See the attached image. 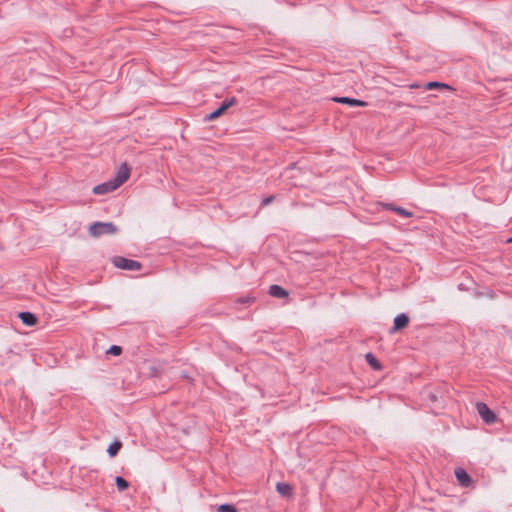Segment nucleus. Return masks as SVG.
<instances>
[{"instance_id":"1","label":"nucleus","mask_w":512,"mask_h":512,"mask_svg":"<svg viewBox=\"0 0 512 512\" xmlns=\"http://www.w3.org/2000/svg\"><path fill=\"white\" fill-rule=\"evenodd\" d=\"M118 228L112 222H94L89 227V234L92 237L115 234Z\"/></svg>"},{"instance_id":"2","label":"nucleus","mask_w":512,"mask_h":512,"mask_svg":"<svg viewBox=\"0 0 512 512\" xmlns=\"http://www.w3.org/2000/svg\"><path fill=\"white\" fill-rule=\"evenodd\" d=\"M112 263L115 267L122 270L138 271L142 268V264L139 261L128 259L122 256L113 257Z\"/></svg>"},{"instance_id":"3","label":"nucleus","mask_w":512,"mask_h":512,"mask_svg":"<svg viewBox=\"0 0 512 512\" xmlns=\"http://www.w3.org/2000/svg\"><path fill=\"white\" fill-rule=\"evenodd\" d=\"M236 103H237V99L235 97H231L229 99H225L216 110L212 111L211 113H209V114H207L205 116V120L206 121H213V120L217 119L222 114H224V112L228 108L232 107Z\"/></svg>"},{"instance_id":"4","label":"nucleus","mask_w":512,"mask_h":512,"mask_svg":"<svg viewBox=\"0 0 512 512\" xmlns=\"http://www.w3.org/2000/svg\"><path fill=\"white\" fill-rule=\"evenodd\" d=\"M477 412L482 420L487 424H492L496 421L495 413L483 402L476 404Z\"/></svg>"},{"instance_id":"5","label":"nucleus","mask_w":512,"mask_h":512,"mask_svg":"<svg viewBox=\"0 0 512 512\" xmlns=\"http://www.w3.org/2000/svg\"><path fill=\"white\" fill-rule=\"evenodd\" d=\"M130 176V168L126 163H122L120 167L118 168L116 175L113 179V183L117 188H119L124 182L128 180Z\"/></svg>"},{"instance_id":"6","label":"nucleus","mask_w":512,"mask_h":512,"mask_svg":"<svg viewBox=\"0 0 512 512\" xmlns=\"http://www.w3.org/2000/svg\"><path fill=\"white\" fill-rule=\"evenodd\" d=\"M455 477L458 483L464 488L470 487L473 483L471 476L463 468L459 467L455 469Z\"/></svg>"},{"instance_id":"7","label":"nucleus","mask_w":512,"mask_h":512,"mask_svg":"<svg viewBox=\"0 0 512 512\" xmlns=\"http://www.w3.org/2000/svg\"><path fill=\"white\" fill-rule=\"evenodd\" d=\"M332 100L336 103L345 104V105H349L352 107H366L368 105V103L363 100L345 97V96L333 97Z\"/></svg>"},{"instance_id":"8","label":"nucleus","mask_w":512,"mask_h":512,"mask_svg":"<svg viewBox=\"0 0 512 512\" xmlns=\"http://www.w3.org/2000/svg\"><path fill=\"white\" fill-rule=\"evenodd\" d=\"M116 189H117V187L115 186L113 181L109 180L107 182H104V183L94 186L93 193L96 195H105L110 192H113Z\"/></svg>"},{"instance_id":"9","label":"nucleus","mask_w":512,"mask_h":512,"mask_svg":"<svg viewBox=\"0 0 512 512\" xmlns=\"http://www.w3.org/2000/svg\"><path fill=\"white\" fill-rule=\"evenodd\" d=\"M409 324V316L405 313L398 314L393 321L391 333L404 329Z\"/></svg>"},{"instance_id":"10","label":"nucleus","mask_w":512,"mask_h":512,"mask_svg":"<svg viewBox=\"0 0 512 512\" xmlns=\"http://www.w3.org/2000/svg\"><path fill=\"white\" fill-rule=\"evenodd\" d=\"M381 206L385 210H390L396 212L398 215H400L403 218H410L413 216V213L411 211H408L407 209L396 206L392 203H381Z\"/></svg>"},{"instance_id":"11","label":"nucleus","mask_w":512,"mask_h":512,"mask_svg":"<svg viewBox=\"0 0 512 512\" xmlns=\"http://www.w3.org/2000/svg\"><path fill=\"white\" fill-rule=\"evenodd\" d=\"M18 317L24 325L29 327L36 325L38 322L37 316L29 311L19 312Z\"/></svg>"},{"instance_id":"12","label":"nucleus","mask_w":512,"mask_h":512,"mask_svg":"<svg viewBox=\"0 0 512 512\" xmlns=\"http://www.w3.org/2000/svg\"><path fill=\"white\" fill-rule=\"evenodd\" d=\"M269 294L272 297H275L278 299L287 298L289 296L288 291L277 284H273L269 287Z\"/></svg>"},{"instance_id":"13","label":"nucleus","mask_w":512,"mask_h":512,"mask_svg":"<svg viewBox=\"0 0 512 512\" xmlns=\"http://www.w3.org/2000/svg\"><path fill=\"white\" fill-rule=\"evenodd\" d=\"M276 490L281 496L284 497H289L292 493L291 485L285 482H278L276 484Z\"/></svg>"},{"instance_id":"14","label":"nucleus","mask_w":512,"mask_h":512,"mask_svg":"<svg viewBox=\"0 0 512 512\" xmlns=\"http://www.w3.org/2000/svg\"><path fill=\"white\" fill-rule=\"evenodd\" d=\"M122 448V442L120 440H115L113 441L107 448V453L108 455L113 458L115 456H117V454L119 453V451L121 450Z\"/></svg>"},{"instance_id":"15","label":"nucleus","mask_w":512,"mask_h":512,"mask_svg":"<svg viewBox=\"0 0 512 512\" xmlns=\"http://www.w3.org/2000/svg\"><path fill=\"white\" fill-rule=\"evenodd\" d=\"M366 362L374 369V370H381L382 365L379 362V360L376 358V356L369 352L365 355Z\"/></svg>"},{"instance_id":"16","label":"nucleus","mask_w":512,"mask_h":512,"mask_svg":"<svg viewBox=\"0 0 512 512\" xmlns=\"http://www.w3.org/2000/svg\"><path fill=\"white\" fill-rule=\"evenodd\" d=\"M115 484L117 489L122 492L129 487V482L121 476L115 478Z\"/></svg>"},{"instance_id":"17","label":"nucleus","mask_w":512,"mask_h":512,"mask_svg":"<svg viewBox=\"0 0 512 512\" xmlns=\"http://www.w3.org/2000/svg\"><path fill=\"white\" fill-rule=\"evenodd\" d=\"M423 397L425 400H428L434 404L438 403L440 400V397L438 396V394L436 392H432V391H425L423 393Z\"/></svg>"},{"instance_id":"18","label":"nucleus","mask_w":512,"mask_h":512,"mask_svg":"<svg viewBox=\"0 0 512 512\" xmlns=\"http://www.w3.org/2000/svg\"><path fill=\"white\" fill-rule=\"evenodd\" d=\"M217 512H238V509L233 504L224 503L217 507Z\"/></svg>"},{"instance_id":"19","label":"nucleus","mask_w":512,"mask_h":512,"mask_svg":"<svg viewBox=\"0 0 512 512\" xmlns=\"http://www.w3.org/2000/svg\"><path fill=\"white\" fill-rule=\"evenodd\" d=\"M424 87L426 90H432V89H436V88H449V86L447 84L440 83L437 81L428 82L425 84Z\"/></svg>"},{"instance_id":"20","label":"nucleus","mask_w":512,"mask_h":512,"mask_svg":"<svg viewBox=\"0 0 512 512\" xmlns=\"http://www.w3.org/2000/svg\"><path fill=\"white\" fill-rule=\"evenodd\" d=\"M122 353V347L118 345H112L108 350L107 354L113 355V356H119Z\"/></svg>"},{"instance_id":"21","label":"nucleus","mask_w":512,"mask_h":512,"mask_svg":"<svg viewBox=\"0 0 512 512\" xmlns=\"http://www.w3.org/2000/svg\"><path fill=\"white\" fill-rule=\"evenodd\" d=\"M255 301V297H252V296H243V297H239L237 300H236V303L238 304H251Z\"/></svg>"},{"instance_id":"22","label":"nucleus","mask_w":512,"mask_h":512,"mask_svg":"<svg viewBox=\"0 0 512 512\" xmlns=\"http://www.w3.org/2000/svg\"><path fill=\"white\" fill-rule=\"evenodd\" d=\"M273 200H274V196H273V195L268 196V197H266V198H264V199L262 200V205H263V206H267V205H269L270 203H272V201H273Z\"/></svg>"},{"instance_id":"23","label":"nucleus","mask_w":512,"mask_h":512,"mask_svg":"<svg viewBox=\"0 0 512 512\" xmlns=\"http://www.w3.org/2000/svg\"><path fill=\"white\" fill-rule=\"evenodd\" d=\"M418 87H419V86H418L417 84H415V83L410 85V88H412V89H413V88H418Z\"/></svg>"},{"instance_id":"24","label":"nucleus","mask_w":512,"mask_h":512,"mask_svg":"<svg viewBox=\"0 0 512 512\" xmlns=\"http://www.w3.org/2000/svg\"><path fill=\"white\" fill-rule=\"evenodd\" d=\"M507 243H512V236L507 239Z\"/></svg>"}]
</instances>
